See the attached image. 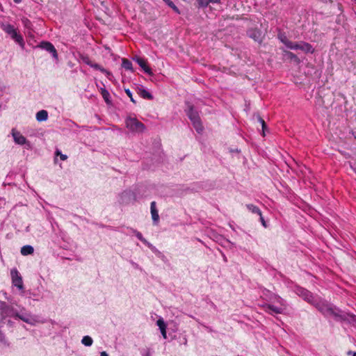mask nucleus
Returning a JSON list of instances; mask_svg holds the SVG:
<instances>
[{
    "label": "nucleus",
    "mask_w": 356,
    "mask_h": 356,
    "mask_svg": "<svg viewBox=\"0 0 356 356\" xmlns=\"http://www.w3.org/2000/svg\"><path fill=\"white\" fill-rule=\"evenodd\" d=\"M150 212L152 215V218L154 223L157 224L159 220V216L158 213V210L156 207V202L153 201L150 204Z\"/></svg>",
    "instance_id": "dca6fc26"
},
{
    "label": "nucleus",
    "mask_w": 356,
    "mask_h": 356,
    "mask_svg": "<svg viewBox=\"0 0 356 356\" xmlns=\"http://www.w3.org/2000/svg\"><path fill=\"white\" fill-rule=\"evenodd\" d=\"M34 249L31 245H26L21 248V254L24 256L31 254L33 253Z\"/></svg>",
    "instance_id": "412c9836"
},
{
    "label": "nucleus",
    "mask_w": 356,
    "mask_h": 356,
    "mask_svg": "<svg viewBox=\"0 0 356 356\" xmlns=\"http://www.w3.org/2000/svg\"><path fill=\"white\" fill-rule=\"evenodd\" d=\"M292 47H293L291 49H293V50L300 49L306 54H307V53L313 54L314 52V49L312 47V46L309 43L304 42V41H300L299 42H293V44Z\"/></svg>",
    "instance_id": "39448f33"
},
{
    "label": "nucleus",
    "mask_w": 356,
    "mask_h": 356,
    "mask_svg": "<svg viewBox=\"0 0 356 356\" xmlns=\"http://www.w3.org/2000/svg\"><path fill=\"white\" fill-rule=\"evenodd\" d=\"M18 316V312L15 308L8 305L6 302L0 301V318L1 321L5 320L8 317Z\"/></svg>",
    "instance_id": "f03ea898"
},
{
    "label": "nucleus",
    "mask_w": 356,
    "mask_h": 356,
    "mask_svg": "<svg viewBox=\"0 0 356 356\" xmlns=\"http://www.w3.org/2000/svg\"><path fill=\"white\" fill-rule=\"evenodd\" d=\"M10 275L13 284L17 287L19 289H23L24 285L22 277L18 270L16 268L12 269L10 271Z\"/></svg>",
    "instance_id": "423d86ee"
},
{
    "label": "nucleus",
    "mask_w": 356,
    "mask_h": 356,
    "mask_svg": "<svg viewBox=\"0 0 356 356\" xmlns=\"http://www.w3.org/2000/svg\"><path fill=\"white\" fill-rule=\"evenodd\" d=\"M101 356H108V355L105 351H102L101 353Z\"/></svg>",
    "instance_id": "e433bc0d"
},
{
    "label": "nucleus",
    "mask_w": 356,
    "mask_h": 356,
    "mask_svg": "<svg viewBox=\"0 0 356 356\" xmlns=\"http://www.w3.org/2000/svg\"><path fill=\"white\" fill-rule=\"evenodd\" d=\"M210 3H220V0H211Z\"/></svg>",
    "instance_id": "f704fd0d"
},
{
    "label": "nucleus",
    "mask_w": 356,
    "mask_h": 356,
    "mask_svg": "<svg viewBox=\"0 0 356 356\" xmlns=\"http://www.w3.org/2000/svg\"><path fill=\"white\" fill-rule=\"evenodd\" d=\"M13 1L16 3H19L22 1V0H13Z\"/></svg>",
    "instance_id": "4c0bfd02"
},
{
    "label": "nucleus",
    "mask_w": 356,
    "mask_h": 356,
    "mask_svg": "<svg viewBox=\"0 0 356 356\" xmlns=\"http://www.w3.org/2000/svg\"><path fill=\"white\" fill-rule=\"evenodd\" d=\"M126 127L133 132H143L145 125L135 118H128L126 121Z\"/></svg>",
    "instance_id": "7ed1b4c3"
},
{
    "label": "nucleus",
    "mask_w": 356,
    "mask_h": 356,
    "mask_svg": "<svg viewBox=\"0 0 356 356\" xmlns=\"http://www.w3.org/2000/svg\"><path fill=\"white\" fill-rule=\"evenodd\" d=\"M124 91H125V93L127 95V96L130 98V100L133 103H136V101L133 97V95H132V92H131V90L129 89H125Z\"/></svg>",
    "instance_id": "c85d7f7f"
},
{
    "label": "nucleus",
    "mask_w": 356,
    "mask_h": 356,
    "mask_svg": "<svg viewBox=\"0 0 356 356\" xmlns=\"http://www.w3.org/2000/svg\"><path fill=\"white\" fill-rule=\"evenodd\" d=\"M138 94L143 99H149V100H151L153 99V96L152 95V94H150L147 90H146L144 88H139Z\"/></svg>",
    "instance_id": "aec40b11"
},
{
    "label": "nucleus",
    "mask_w": 356,
    "mask_h": 356,
    "mask_svg": "<svg viewBox=\"0 0 356 356\" xmlns=\"http://www.w3.org/2000/svg\"><path fill=\"white\" fill-rule=\"evenodd\" d=\"M348 353H349V354H352V352H351V351H350ZM353 356H356V352L353 353Z\"/></svg>",
    "instance_id": "58836bf2"
},
{
    "label": "nucleus",
    "mask_w": 356,
    "mask_h": 356,
    "mask_svg": "<svg viewBox=\"0 0 356 356\" xmlns=\"http://www.w3.org/2000/svg\"><path fill=\"white\" fill-rule=\"evenodd\" d=\"M264 308L266 312L271 315L274 314H282L284 309V307H278L270 304L264 305Z\"/></svg>",
    "instance_id": "f8f14e48"
},
{
    "label": "nucleus",
    "mask_w": 356,
    "mask_h": 356,
    "mask_svg": "<svg viewBox=\"0 0 356 356\" xmlns=\"http://www.w3.org/2000/svg\"><path fill=\"white\" fill-rule=\"evenodd\" d=\"M93 340L90 336H84L81 339V343L86 346H90Z\"/></svg>",
    "instance_id": "393cba45"
},
{
    "label": "nucleus",
    "mask_w": 356,
    "mask_h": 356,
    "mask_svg": "<svg viewBox=\"0 0 356 356\" xmlns=\"http://www.w3.org/2000/svg\"><path fill=\"white\" fill-rule=\"evenodd\" d=\"M82 60L86 64H87L89 66H90L91 67H92V68H94L95 70L101 71L102 73L105 74L107 77H108L111 74V73L109 71L106 70L105 68L102 67L100 65H99L97 63H95L92 61H91L90 58L88 56H83L82 57Z\"/></svg>",
    "instance_id": "6e6552de"
},
{
    "label": "nucleus",
    "mask_w": 356,
    "mask_h": 356,
    "mask_svg": "<svg viewBox=\"0 0 356 356\" xmlns=\"http://www.w3.org/2000/svg\"><path fill=\"white\" fill-rule=\"evenodd\" d=\"M12 135L15 142L19 145H24L26 142V138L22 136L19 132L15 131L14 129H12Z\"/></svg>",
    "instance_id": "2eb2a0df"
},
{
    "label": "nucleus",
    "mask_w": 356,
    "mask_h": 356,
    "mask_svg": "<svg viewBox=\"0 0 356 356\" xmlns=\"http://www.w3.org/2000/svg\"><path fill=\"white\" fill-rule=\"evenodd\" d=\"M261 127H262V130H263L262 135H263V136H265V129L266 128V126H261Z\"/></svg>",
    "instance_id": "c9c22d12"
},
{
    "label": "nucleus",
    "mask_w": 356,
    "mask_h": 356,
    "mask_svg": "<svg viewBox=\"0 0 356 356\" xmlns=\"http://www.w3.org/2000/svg\"><path fill=\"white\" fill-rule=\"evenodd\" d=\"M313 305H315L318 309L323 313L324 315H336V314L334 312V309L330 307V306L324 304H321L318 302V301L316 299L315 304H312Z\"/></svg>",
    "instance_id": "9d476101"
},
{
    "label": "nucleus",
    "mask_w": 356,
    "mask_h": 356,
    "mask_svg": "<svg viewBox=\"0 0 356 356\" xmlns=\"http://www.w3.org/2000/svg\"><path fill=\"white\" fill-rule=\"evenodd\" d=\"M122 67L127 70L133 71V67L131 62L127 58H122Z\"/></svg>",
    "instance_id": "4be33fe9"
},
{
    "label": "nucleus",
    "mask_w": 356,
    "mask_h": 356,
    "mask_svg": "<svg viewBox=\"0 0 356 356\" xmlns=\"http://www.w3.org/2000/svg\"><path fill=\"white\" fill-rule=\"evenodd\" d=\"M136 237L142 242H145V239L143 237V235L140 232H136Z\"/></svg>",
    "instance_id": "7c9ffc66"
},
{
    "label": "nucleus",
    "mask_w": 356,
    "mask_h": 356,
    "mask_svg": "<svg viewBox=\"0 0 356 356\" xmlns=\"http://www.w3.org/2000/svg\"><path fill=\"white\" fill-rule=\"evenodd\" d=\"M166 3H168L171 0H163Z\"/></svg>",
    "instance_id": "ea45409f"
},
{
    "label": "nucleus",
    "mask_w": 356,
    "mask_h": 356,
    "mask_svg": "<svg viewBox=\"0 0 356 356\" xmlns=\"http://www.w3.org/2000/svg\"><path fill=\"white\" fill-rule=\"evenodd\" d=\"M56 154L57 156H60V159L62 160V161H65L67 160V156L65 155V154H63L59 150H56Z\"/></svg>",
    "instance_id": "c756f323"
},
{
    "label": "nucleus",
    "mask_w": 356,
    "mask_h": 356,
    "mask_svg": "<svg viewBox=\"0 0 356 356\" xmlns=\"http://www.w3.org/2000/svg\"><path fill=\"white\" fill-rule=\"evenodd\" d=\"M15 318H19L26 323L30 322V318L29 317H27L26 316L20 315L19 313H18V316H16Z\"/></svg>",
    "instance_id": "cd10ccee"
},
{
    "label": "nucleus",
    "mask_w": 356,
    "mask_h": 356,
    "mask_svg": "<svg viewBox=\"0 0 356 356\" xmlns=\"http://www.w3.org/2000/svg\"><path fill=\"white\" fill-rule=\"evenodd\" d=\"M38 48L44 49L47 51L51 53L54 58H58V53L54 46L49 42L43 41L41 42L38 45Z\"/></svg>",
    "instance_id": "1a4fd4ad"
},
{
    "label": "nucleus",
    "mask_w": 356,
    "mask_h": 356,
    "mask_svg": "<svg viewBox=\"0 0 356 356\" xmlns=\"http://www.w3.org/2000/svg\"><path fill=\"white\" fill-rule=\"evenodd\" d=\"M3 30L19 44L23 43V38L21 35L18 34L17 30L11 24L3 25Z\"/></svg>",
    "instance_id": "20e7f679"
},
{
    "label": "nucleus",
    "mask_w": 356,
    "mask_h": 356,
    "mask_svg": "<svg viewBox=\"0 0 356 356\" xmlns=\"http://www.w3.org/2000/svg\"><path fill=\"white\" fill-rule=\"evenodd\" d=\"M5 340V335L0 330V341H4Z\"/></svg>",
    "instance_id": "473e14b6"
},
{
    "label": "nucleus",
    "mask_w": 356,
    "mask_h": 356,
    "mask_svg": "<svg viewBox=\"0 0 356 356\" xmlns=\"http://www.w3.org/2000/svg\"><path fill=\"white\" fill-rule=\"evenodd\" d=\"M257 119H258L259 122L261 124V126H266V122L263 118H261L259 115H258Z\"/></svg>",
    "instance_id": "2f4dec72"
},
{
    "label": "nucleus",
    "mask_w": 356,
    "mask_h": 356,
    "mask_svg": "<svg viewBox=\"0 0 356 356\" xmlns=\"http://www.w3.org/2000/svg\"><path fill=\"white\" fill-rule=\"evenodd\" d=\"M187 115L192 122L195 130L200 133L203 130V126L201 122V120L197 111L194 109V106L192 104H188Z\"/></svg>",
    "instance_id": "f257e3e1"
},
{
    "label": "nucleus",
    "mask_w": 356,
    "mask_h": 356,
    "mask_svg": "<svg viewBox=\"0 0 356 356\" xmlns=\"http://www.w3.org/2000/svg\"><path fill=\"white\" fill-rule=\"evenodd\" d=\"M197 1L199 6L207 7L209 4L211 0H197Z\"/></svg>",
    "instance_id": "a878e982"
},
{
    "label": "nucleus",
    "mask_w": 356,
    "mask_h": 356,
    "mask_svg": "<svg viewBox=\"0 0 356 356\" xmlns=\"http://www.w3.org/2000/svg\"><path fill=\"white\" fill-rule=\"evenodd\" d=\"M260 216V220H261V222L262 225H263L264 227H266V222H265V220H264V218H263V216H262V213H261V216Z\"/></svg>",
    "instance_id": "72a5a7b5"
},
{
    "label": "nucleus",
    "mask_w": 356,
    "mask_h": 356,
    "mask_svg": "<svg viewBox=\"0 0 356 356\" xmlns=\"http://www.w3.org/2000/svg\"><path fill=\"white\" fill-rule=\"evenodd\" d=\"M296 293L302 297L305 301L310 304H315L316 298L314 297L312 293L308 290L303 288H298L296 290Z\"/></svg>",
    "instance_id": "0eeeda50"
},
{
    "label": "nucleus",
    "mask_w": 356,
    "mask_h": 356,
    "mask_svg": "<svg viewBox=\"0 0 356 356\" xmlns=\"http://www.w3.org/2000/svg\"><path fill=\"white\" fill-rule=\"evenodd\" d=\"M246 207L248 208V209L251 211L252 213H257L258 214L259 216H261V210L259 209V208L252 204H247L246 205Z\"/></svg>",
    "instance_id": "b1692460"
},
{
    "label": "nucleus",
    "mask_w": 356,
    "mask_h": 356,
    "mask_svg": "<svg viewBox=\"0 0 356 356\" xmlns=\"http://www.w3.org/2000/svg\"><path fill=\"white\" fill-rule=\"evenodd\" d=\"M248 33V35L253 39L255 42H261L262 41V33H261V31L255 28V29H250L247 32Z\"/></svg>",
    "instance_id": "9b49d317"
},
{
    "label": "nucleus",
    "mask_w": 356,
    "mask_h": 356,
    "mask_svg": "<svg viewBox=\"0 0 356 356\" xmlns=\"http://www.w3.org/2000/svg\"><path fill=\"white\" fill-rule=\"evenodd\" d=\"M48 118V112L46 110H41L36 113V120L38 122L46 121Z\"/></svg>",
    "instance_id": "a211bd4d"
},
{
    "label": "nucleus",
    "mask_w": 356,
    "mask_h": 356,
    "mask_svg": "<svg viewBox=\"0 0 356 356\" xmlns=\"http://www.w3.org/2000/svg\"><path fill=\"white\" fill-rule=\"evenodd\" d=\"M284 52L289 59L293 60L297 64L300 63V58L294 53L286 50H284Z\"/></svg>",
    "instance_id": "6ab92c4d"
},
{
    "label": "nucleus",
    "mask_w": 356,
    "mask_h": 356,
    "mask_svg": "<svg viewBox=\"0 0 356 356\" xmlns=\"http://www.w3.org/2000/svg\"><path fill=\"white\" fill-rule=\"evenodd\" d=\"M136 61L140 65V67L143 68L145 73H147L149 75L153 74L151 68L147 65V62L145 59L140 57H137L136 58Z\"/></svg>",
    "instance_id": "4468645a"
},
{
    "label": "nucleus",
    "mask_w": 356,
    "mask_h": 356,
    "mask_svg": "<svg viewBox=\"0 0 356 356\" xmlns=\"http://www.w3.org/2000/svg\"><path fill=\"white\" fill-rule=\"evenodd\" d=\"M156 325L159 326L161 334L164 339H167V334H166V324L165 323L163 318H159L156 321Z\"/></svg>",
    "instance_id": "f3484780"
},
{
    "label": "nucleus",
    "mask_w": 356,
    "mask_h": 356,
    "mask_svg": "<svg viewBox=\"0 0 356 356\" xmlns=\"http://www.w3.org/2000/svg\"><path fill=\"white\" fill-rule=\"evenodd\" d=\"M101 95L104 99V101L106 102V104H110L111 100H110V94L107 90L105 88H101Z\"/></svg>",
    "instance_id": "5701e85b"
},
{
    "label": "nucleus",
    "mask_w": 356,
    "mask_h": 356,
    "mask_svg": "<svg viewBox=\"0 0 356 356\" xmlns=\"http://www.w3.org/2000/svg\"><path fill=\"white\" fill-rule=\"evenodd\" d=\"M145 356H150L149 353H147V354Z\"/></svg>",
    "instance_id": "a19ab883"
},
{
    "label": "nucleus",
    "mask_w": 356,
    "mask_h": 356,
    "mask_svg": "<svg viewBox=\"0 0 356 356\" xmlns=\"http://www.w3.org/2000/svg\"><path fill=\"white\" fill-rule=\"evenodd\" d=\"M277 38L281 42H282L287 48L291 49L293 44V42L289 40L286 37L285 33L279 32L277 34Z\"/></svg>",
    "instance_id": "ddd939ff"
},
{
    "label": "nucleus",
    "mask_w": 356,
    "mask_h": 356,
    "mask_svg": "<svg viewBox=\"0 0 356 356\" xmlns=\"http://www.w3.org/2000/svg\"><path fill=\"white\" fill-rule=\"evenodd\" d=\"M175 12L177 13H179V8L175 6V4L172 1H169L168 3H167Z\"/></svg>",
    "instance_id": "bb28decb"
}]
</instances>
